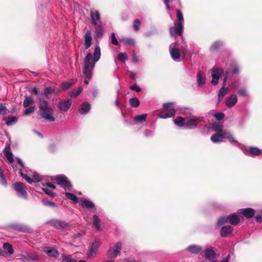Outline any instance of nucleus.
<instances>
[{
  "instance_id": "58",
  "label": "nucleus",
  "mask_w": 262,
  "mask_h": 262,
  "mask_svg": "<svg viewBox=\"0 0 262 262\" xmlns=\"http://www.w3.org/2000/svg\"><path fill=\"white\" fill-rule=\"evenodd\" d=\"M62 261L63 262H76V260L72 258L69 256H64Z\"/></svg>"
},
{
  "instance_id": "43",
  "label": "nucleus",
  "mask_w": 262,
  "mask_h": 262,
  "mask_svg": "<svg viewBox=\"0 0 262 262\" xmlns=\"http://www.w3.org/2000/svg\"><path fill=\"white\" fill-rule=\"evenodd\" d=\"M24 257L27 260H36L38 259L39 256L37 254H26Z\"/></svg>"
},
{
  "instance_id": "36",
  "label": "nucleus",
  "mask_w": 262,
  "mask_h": 262,
  "mask_svg": "<svg viewBox=\"0 0 262 262\" xmlns=\"http://www.w3.org/2000/svg\"><path fill=\"white\" fill-rule=\"evenodd\" d=\"M121 41L125 46H134L135 44L134 40L130 38L124 37L122 38Z\"/></svg>"
},
{
  "instance_id": "12",
  "label": "nucleus",
  "mask_w": 262,
  "mask_h": 262,
  "mask_svg": "<svg viewBox=\"0 0 262 262\" xmlns=\"http://www.w3.org/2000/svg\"><path fill=\"white\" fill-rule=\"evenodd\" d=\"M177 42L172 43L169 46L170 53L171 58L175 61H179V59L181 57L180 51L178 49L176 48Z\"/></svg>"
},
{
  "instance_id": "25",
  "label": "nucleus",
  "mask_w": 262,
  "mask_h": 262,
  "mask_svg": "<svg viewBox=\"0 0 262 262\" xmlns=\"http://www.w3.org/2000/svg\"><path fill=\"white\" fill-rule=\"evenodd\" d=\"M60 92L59 90L56 89V87L54 86H48L45 89L44 92L42 93V95L46 96L47 98L48 96L52 93H58Z\"/></svg>"
},
{
  "instance_id": "53",
  "label": "nucleus",
  "mask_w": 262,
  "mask_h": 262,
  "mask_svg": "<svg viewBox=\"0 0 262 262\" xmlns=\"http://www.w3.org/2000/svg\"><path fill=\"white\" fill-rule=\"evenodd\" d=\"M140 26V21L139 19H136L134 21L133 24V28L134 30L136 31L139 30V27Z\"/></svg>"
},
{
  "instance_id": "19",
  "label": "nucleus",
  "mask_w": 262,
  "mask_h": 262,
  "mask_svg": "<svg viewBox=\"0 0 262 262\" xmlns=\"http://www.w3.org/2000/svg\"><path fill=\"white\" fill-rule=\"evenodd\" d=\"M90 16L91 18V23L94 26H96L97 21L100 19V15L98 11L91 10Z\"/></svg>"
},
{
  "instance_id": "62",
  "label": "nucleus",
  "mask_w": 262,
  "mask_h": 262,
  "mask_svg": "<svg viewBox=\"0 0 262 262\" xmlns=\"http://www.w3.org/2000/svg\"><path fill=\"white\" fill-rule=\"evenodd\" d=\"M31 93L34 94L35 95H37L38 94V90L36 87L33 88L30 91Z\"/></svg>"
},
{
  "instance_id": "48",
  "label": "nucleus",
  "mask_w": 262,
  "mask_h": 262,
  "mask_svg": "<svg viewBox=\"0 0 262 262\" xmlns=\"http://www.w3.org/2000/svg\"><path fill=\"white\" fill-rule=\"evenodd\" d=\"M9 113V110L3 104H0V116L5 115Z\"/></svg>"
},
{
  "instance_id": "5",
  "label": "nucleus",
  "mask_w": 262,
  "mask_h": 262,
  "mask_svg": "<svg viewBox=\"0 0 262 262\" xmlns=\"http://www.w3.org/2000/svg\"><path fill=\"white\" fill-rule=\"evenodd\" d=\"M228 220L231 225H236L239 222L240 219L237 214L233 213L228 217H221L217 221V225L221 226L227 223Z\"/></svg>"
},
{
  "instance_id": "61",
  "label": "nucleus",
  "mask_w": 262,
  "mask_h": 262,
  "mask_svg": "<svg viewBox=\"0 0 262 262\" xmlns=\"http://www.w3.org/2000/svg\"><path fill=\"white\" fill-rule=\"evenodd\" d=\"M174 102H168V103H164L163 106L165 109L167 110L170 106L174 105Z\"/></svg>"
},
{
  "instance_id": "4",
  "label": "nucleus",
  "mask_w": 262,
  "mask_h": 262,
  "mask_svg": "<svg viewBox=\"0 0 262 262\" xmlns=\"http://www.w3.org/2000/svg\"><path fill=\"white\" fill-rule=\"evenodd\" d=\"M19 174L29 184L37 182L42 180V178L36 172L32 170L27 171V173H24L20 169Z\"/></svg>"
},
{
  "instance_id": "57",
  "label": "nucleus",
  "mask_w": 262,
  "mask_h": 262,
  "mask_svg": "<svg viewBox=\"0 0 262 262\" xmlns=\"http://www.w3.org/2000/svg\"><path fill=\"white\" fill-rule=\"evenodd\" d=\"M42 202L43 204L45 206H52V207L56 206V204L55 203L49 202L48 200H43L42 201Z\"/></svg>"
},
{
  "instance_id": "29",
  "label": "nucleus",
  "mask_w": 262,
  "mask_h": 262,
  "mask_svg": "<svg viewBox=\"0 0 262 262\" xmlns=\"http://www.w3.org/2000/svg\"><path fill=\"white\" fill-rule=\"evenodd\" d=\"M11 228L13 229L19 231H23V232H31V229L29 228V227H27L26 226H25L24 225H18V224H15L11 225Z\"/></svg>"
},
{
  "instance_id": "6",
  "label": "nucleus",
  "mask_w": 262,
  "mask_h": 262,
  "mask_svg": "<svg viewBox=\"0 0 262 262\" xmlns=\"http://www.w3.org/2000/svg\"><path fill=\"white\" fill-rule=\"evenodd\" d=\"M51 225L56 229L62 231L70 230L72 229V226L68 223L63 221L53 220L50 222Z\"/></svg>"
},
{
  "instance_id": "27",
  "label": "nucleus",
  "mask_w": 262,
  "mask_h": 262,
  "mask_svg": "<svg viewBox=\"0 0 262 262\" xmlns=\"http://www.w3.org/2000/svg\"><path fill=\"white\" fill-rule=\"evenodd\" d=\"M237 101V98L235 95H232L229 97L226 102V104L227 107H231L233 106Z\"/></svg>"
},
{
  "instance_id": "24",
  "label": "nucleus",
  "mask_w": 262,
  "mask_h": 262,
  "mask_svg": "<svg viewBox=\"0 0 262 262\" xmlns=\"http://www.w3.org/2000/svg\"><path fill=\"white\" fill-rule=\"evenodd\" d=\"M203 248L202 247L197 245H191L187 248V250L192 254H198L200 253Z\"/></svg>"
},
{
  "instance_id": "8",
  "label": "nucleus",
  "mask_w": 262,
  "mask_h": 262,
  "mask_svg": "<svg viewBox=\"0 0 262 262\" xmlns=\"http://www.w3.org/2000/svg\"><path fill=\"white\" fill-rule=\"evenodd\" d=\"M183 31V24L182 22H174V26L169 28L171 36L174 37L177 36H182Z\"/></svg>"
},
{
  "instance_id": "33",
  "label": "nucleus",
  "mask_w": 262,
  "mask_h": 262,
  "mask_svg": "<svg viewBox=\"0 0 262 262\" xmlns=\"http://www.w3.org/2000/svg\"><path fill=\"white\" fill-rule=\"evenodd\" d=\"M186 122V120L181 117H177L174 120L175 124L180 127L185 126Z\"/></svg>"
},
{
  "instance_id": "45",
  "label": "nucleus",
  "mask_w": 262,
  "mask_h": 262,
  "mask_svg": "<svg viewBox=\"0 0 262 262\" xmlns=\"http://www.w3.org/2000/svg\"><path fill=\"white\" fill-rule=\"evenodd\" d=\"M17 121V119L15 117H9L7 118V121L6 122V124L8 126H11L15 124Z\"/></svg>"
},
{
  "instance_id": "42",
  "label": "nucleus",
  "mask_w": 262,
  "mask_h": 262,
  "mask_svg": "<svg viewBox=\"0 0 262 262\" xmlns=\"http://www.w3.org/2000/svg\"><path fill=\"white\" fill-rule=\"evenodd\" d=\"M3 248L5 250L7 251L9 255H11L13 253L14 251H13V247H12V245H11L10 244L7 243H4V245H3Z\"/></svg>"
},
{
  "instance_id": "10",
  "label": "nucleus",
  "mask_w": 262,
  "mask_h": 262,
  "mask_svg": "<svg viewBox=\"0 0 262 262\" xmlns=\"http://www.w3.org/2000/svg\"><path fill=\"white\" fill-rule=\"evenodd\" d=\"M203 121V117L196 116L193 117L192 118L186 120L185 123V127L187 129L194 128L199 123Z\"/></svg>"
},
{
  "instance_id": "47",
  "label": "nucleus",
  "mask_w": 262,
  "mask_h": 262,
  "mask_svg": "<svg viewBox=\"0 0 262 262\" xmlns=\"http://www.w3.org/2000/svg\"><path fill=\"white\" fill-rule=\"evenodd\" d=\"M65 195L66 196V197L68 199H69L75 202H78V198L73 193H70V192H66Z\"/></svg>"
},
{
  "instance_id": "46",
  "label": "nucleus",
  "mask_w": 262,
  "mask_h": 262,
  "mask_svg": "<svg viewBox=\"0 0 262 262\" xmlns=\"http://www.w3.org/2000/svg\"><path fill=\"white\" fill-rule=\"evenodd\" d=\"M118 59L120 61L124 62L128 60V56L126 52L120 53L118 55Z\"/></svg>"
},
{
  "instance_id": "63",
  "label": "nucleus",
  "mask_w": 262,
  "mask_h": 262,
  "mask_svg": "<svg viewBox=\"0 0 262 262\" xmlns=\"http://www.w3.org/2000/svg\"><path fill=\"white\" fill-rule=\"evenodd\" d=\"M18 164L20 166L21 168H24V165L22 161L19 158L16 159Z\"/></svg>"
},
{
  "instance_id": "31",
  "label": "nucleus",
  "mask_w": 262,
  "mask_h": 262,
  "mask_svg": "<svg viewBox=\"0 0 262 262\" xmlns=\"http://www.w3.org/2000/svg\"><path fill=\"white\" fill-rule=\"evenodd\" d=\"M93 225L97 230L101 231L102 229V228L101 227L100 225V220L97 215H93Z\"/></svg>"
},
{
  "instance_id": "30",
  "label": "nucleus",
  "mask_w": 262,
  "mask_h": 262,
  "mask_svg": "<svg viewBox=\"0 0 262 262\" xmlns=\"http://www.w3.org/2000/svg\"><path fill=\"white\" fill-rule=\"evenodd\" d=\"M44 251L50 257L56 258L59 255L58 252L56 250L53 248H47L45 249Z\"/></svg>"
},
{
  "instance_id": "23",
  "label": "nucleus",
  "mask_w": 262,
  "mask_h": 262,
  "mask_svg": "<svg viewBox=\"0 0 262 262\" xmlns=\"http://www.w3.org/2000/svg\"><path fill=\"white\" fill-rule=\"evenodd\" d=\"M99 245V243L96 241L92 243L90 248V250L88 254V257L90 258L94 256V255L96 254V252L97 251Z\"/></svg>"
},
{
  "instance_id": "1",
  "label": "nucleus",
  "mask_w": 262,
  "mask_h": 262,
  "mask_svg": "<svg viewBox=\"0 0 262 262\" xmlns=\"http://www.w3.org/2000/svg\"><path fill=\"white\" fill-rule=\"evenodd\" d=\"M100 55V48L99 46H96L95 48L93 59H92V55L91 53L86 54L84 62L83 74L85 77L84 84H88L90 80L92 75V71L96 63L99 60Z\"/></svg>"
},
{
  "instance_id": "20",
  "label": "nucleus",
  "mask_w": 262,
  "mask_h": 262,
  "mask_svg": "<svg viewBox=\"0 0 262 262\" xmlns=\"http://www.w3.org/2000/svg\"><path fill=\"white\" fill-rule=\"evenodd\" d=\"M233 228L231 226H224L222 227L220 233L222 237H227L231 235Z\"/></svg>"
},
{
  "instance_id": "59",
  "label": "nucleus",
  "mask_w": 262,
  "mask_h": 262,
  "mask_svg": "<svg viewBox=\"0 0 262 262\" xmlns=\"http://www.w3.org/2000/svg\"><path fill=\"white\" fill-rule=\"evenodd\" d=\"M238 94L243 97H246L247 96V92L244 89H241L238 91Z\"/></svg>"
},
{
  "instance_id": "35",
  "label": "nucleus",
  "mask_w": 262,
  "mask_h": 262,
  "mask_svg": "<svg viewBox=\"0 0 262 262\" xmlns=\"http://www.w3.org/2000/svg\"><path fill=\"white\" fill-rule=\"evenodd\" d=\"M147 116L146 114L137 115L135 117L134 121L136 123H142L145 121Z\"/></svg>"
},
{
  "instance_id": "50",
  "label": "nucleus",
  "mask_w": 262,
  "mask_h": 262,
  "mask_svg": "<svg viewBox=\"0 0 262 262\" xmlns=\"http://www.w3.org/2000/svg\"><path fill=\"white\" fill-rule=\"evenodd\" d=\"M177 22H183L184 18L183 14L181 11L179 9L177 10Z\"/></svg>"
},
{
  "instance_id": "49",
  "label": "nucleus",
  "mask_w": 262,
  "mask_h": 262,
  "mask_svg": "<svg viewBox=\"0 0 262 262\" xmlns=\"http://www.w3.org/2000/svg\"><path fill=\"white\" fill-rule=\"evenodd\" d=\"M82 88L80 86L79 87L77 90H74L71 94V97H76L78 96L82 92Z\"/></svg>"
},
{
  "instance_id": "38",
  "label": "nucleus",
  "mask_w": 262,
  "mask_h": 262,
  "mask_svg": "<svg viewBox=\"0 0 262 262\" xmlns=\"http://www.w3.org/2000/svg\"><path fill=\"white\" fill-rule=\"evenodd\" d=\"M212 129L213 131L220 133L222 131H227L223 129V125L220 123H214L212 125Z\"/></svg>"
},
{
  "instance_id": "44",
  "label": "nucleus",
  "mask_w": 262,
  "mask_h": 262,
  "mask_svg": "<svg viewBox=\"0 0 262 262\" xmlns=\"http://www.w3.org/2000/svg\"><path fill=\"white\" fill-rule=\"evenodd\" d=\"M34 102V100L30 96H26L23 102L25 107H28L30 104Z\"/></svg>"
},
{
  "instance_id": "7",
  "label": "nucleus",
  "mask_w": 262,
  "mask_h": 262,
  "mask_svg": "<svg viewBox=\"0 0 262 262\" xmlns=\"http://www.w3.org/2000/svg\"><path fill=\"white\" fill-rule=\"evenodd\" d=\"M13 187L19 197L24 199H27V192L23 183L15 182L13 184Z\"/></svg>"
},
{
  "instance_id": "3",
  "label": "nucleus",
  "mask_w": 262,
  "mask_h": 262,
  "mask_svg": "<svg viewBox=\"0 0 262 262\" xmlns=\"http://www.w3.org/2000/svg\"><path fill=\"white\" fill-rule=\"evenodd\" d=\"M224 139H228L232 144L238 146L241 148L243 147L236 140H234L231 134L227 131H222L213 135L211 137V141L214 143H217L223 142Z\"/></svg>"
},
{
  "instance_id": "2",
  "label": "nucleus",
  "mask_w": 262,
  "mask_h": 262,
  "mask_svg": "<svg viewBox=\"0 0 262 262\" xmlns=\"http://www.w3.org/2000/svg\"><path fill=\"white\" fill-rule=\"evenodd\" d=\"M39 109L40 115L46 121L49 122H53L55 120V118L53 116V109L49 105L48 102L46 100H42L39 102Z\"/></svg>"
},
{
  "instance_id": "41",
  "label": "nucleus",
  "mask_w": 262,
  "mask_h": 262,
  "mask_svg": "<svg viewBox=\"0 0 262 262\" xmlns=\"http://www.w3.org/2000/svg\"><path fill=\"white\" fill-rule=\"evenodd\" d=\"M129 102L130 106L133 107H138L140 105V103L139 100L136 97L130 98Z\"/></svg>"
},
{
  "instance_id": "16",
  "label": "nucleus",
  "mask_w": 262,
  "mask_h": 262,
  "mask_svg": "<svg viewBox=\"0 0 262 262\" xmlns=\"http://www.w3.org/2000/svg\"><path fill=\"white\" fill-rule=\"evenodd\" d=\"M239 214H243L245 217L247 218H250L254 216L255 214V211L251 208H247L245 209H241L238 210Z\"/></svg>"
},
{
  "instance_id": "60",
  "label": "nucleus",
  "mask_w": 262,
  "mask_h": 262,
  "mask_svg": "<svg viewBox=\"0 0 262 262\" xmlns=\"http://www.w3.org/2000/svg\"><path fill=\"white\" fill-rule=\"evenodd\" d=\"M130 89L132 90L136 91L137 92H139L141 91V88L139 86H138L137 84H134V85H132L130 87Z\"/></svg>"
},
{
  "instance_id": "64",
  "label": "nucleus",
  "mask_w": 262,
  "mask_h": 262,
  "mask_svg": "<svg viewBox=\"0 0 262 262\" xmlns=\"http://www.w3.org/2000/svg\"><path fill=\"white\" fill-rule=\"evenodd\" d=\"M255 219L258 223H261L262 222V216L261 215H257L255 217Z\"/></svg>"
},
{
  "instance_id": "55",
  "label": "nucleus",
  "mask_w": 262,
  "mask_h": 262,
  "mask_svg": "<svg viewBox=\"0 0 262 262\" xmlns=\"http://www.w3.org/2000/svg\"><path fill=\"white\" fill-rule=\"evenodd\" d=\"M132 55H133V62L134 63H138L139 62V59L138 56L136 54L135 51H132Z\"/></svg>"
},
{
  "instance_id": "52",
  "label": "nucleus",
  "mask_w": 262,
  "mask_h": 262,
  "mask_svg": "<svg viewBox=\"0 0 262 262\" xmlns=\"http://www.w3.org/2000/svg\"><path fill=\"white\" fill-rule=\"evenodd\" d=\"M222 43L220 41H215L211 46L210 50L211 51L217 50L222 45Z\"/></svg>"
},
{
  "instance_id": "11",
  "label": "nucleus",
  "mask_w": 262,
  "mask_h": 262,
  "mask_svg": "<svg viewBox=\"0 0 262 262\" xmlns=\"http://www.w3.org/2000/svg\"><path fill=\"white\" fill-rule=\"evenodd\" d=\"M224 70L221 68H213L211 72L212 80L211 83L215 85L218 83V80L221 76L223 74Z\"/></svg>"
},
{
  "instance_id": "37",
  "label": "nucleus",
  "mask_w": 262,
  "mask_h": 262,
  "mask_svg": "<svg viewBox=\"0 0 262 262\" xmlns=\"http://www.w3.org/2000/svg\"><path fill=\"white\" fill-rule=\"evenodd\" d=\"M95 26V33L98 37L102 36L103 32V28L101 25L97 24Z\"/></svg>"
},
{
  "instance_id": "18",
  "label": "nucleus",
  "mask_w": 262,
  "mask_h": 262,
  "mask_svg": "<svg viewBox=\"0 0 262 262\" xmlns=\"http://www.w3.org/2000/svg\"><path fill=\"white\" fill-rule=\"evenodd\" d=\"M42 185L43 186H47L48 187V188L44 187L42 188L43 191L47 194H48V195L52 196V197H54L56 195L55 194L54 192H53L51 190V189H50V188H52L53 189H55L56 188L55 185H54V184H53L51 183H46V184L43 183Z\"/></svg>"
},
{
  "instance_id": "17",
  "label": "nucleus",
  "mask_w": 262,
  "mask_h": 262,
  "mask_svg": "<svg viewBox=\"0 0 262 262\" xmlns=\"http://www.w3.org/2000/svg\"><path fill=\"white\" fill-rule=\"evenodd\" d=\"M176 111L174 108H169L167 110L162 111L159 115L158 117L166 119L172 117L175 114Z\"/></svg>"
},
{
  "instance_id": "40",
  "label": "nucleus",
  "mask_w": 262,
  "mask_h": 262,
  "mask_svg": "<svg viewBox=\"0 0 262 262\" xmlns=\"http://www.w3.org/2000/svg\"><path fill=\"white\" fill-rule=\"evenodd\" d=\"M82 206L88 209L94 208L95 207V205L92 202L86 199L83 201Z\"/></svg>"
},
{
  "instance_id": "22",
  "label": "nucleus",
  "mask_w": 262,
  "mask_h": 262,
  "mask_svg": "<svg viewBox=\"0 0 262 262\" xmlns=\"http://www.w3.org/2000/svg\"><path fill=\"white\" fill-rule=\"evenodd\" d=\"M71 105V100L68 99L59 102L58 104V107L60 111L67 112L70 108Z\"/></svg>"
},
{
  "instance_id": "9",
  "label": "nucleus",
  "mask_w": 262,
  "mask_h": 262,
  "mask_svg": "<svg viewBox=\"0 0 262 262\" xmlns=\"http://www.w3.org/2000/svg\"><path fill=\"white\" fill-rule=\"evenodd\" d=\"M57 183L64 190H70L72 185L68 178L64 175H58L55 179Z\"/></svg>"
},
{
  "instance_id": "21",
  "label": "nucleus",
  "mask_w": 262,
  "mask_h": 262,
  "mask_svg": "<svg viewBox=\"0 0 262 262\" xmlns=\"http://www.w3.org/2000/svg\"><path fill=\"white\" fill-rule=\"evenodd\" d=\"M245 154L251 156H256L261 154V150L255 147H250L249 149H245L244 151Z\"/></svg>"
},
{
  "instance_id": "15",
  "label": "nucleus",
  "mask_w": 262,
  "mask_h": 262,
  "mask_svg": "<svg viewBox=\"0 0 262 262\" xmlns=\"http://www.w3.org/2000/svg\"><path fill=\"white\" fill-rule=\"evenodd\" d=\"M92 32L90 30H87L84 35V46L85 49H89L92 44Z\"/></svg>"
},
{
  "instance_id": "51",
  "label": "nucleus",
  "mask_w": 262,
  "mask_h": 262,
  "mask_svg": "<svg viewBox=\"0 0 262 262\" xmlns=\"http://www.w3.org/2000/svg\"><path fill=\"white\" fill-rule=\"evenodd\" d=\"M35 106H30L27 108H26L24 112V114L26 116L29 115V114L33 113L35 111Z\"/></svg>"
},
{
  "instance_id": "39",
  "label": "nucleus",
  "mask_w": 262,
  "mask_h": 262,
  "mask_svg": "<svg viewBox=\"0 0 262 262\" xmlns=\"http://www.w3.org/2000/svg\"><path fill=\"white\" fill-rule=\"evenodd\" d=\"M4 152L9 162L12 163L14 161L12 153L10 150H7L6 148L4 150Z\"/></svg>"
},
{
  "instance_id": "26",
  "label": "nucleus",
  "mask_w": 262,
  "mask_h": 262,
  "mask_svg": "<svg viewBox=\"0 0 262 262\" xmlns=\"http://www.w3.org/2000/svg\"><path fill=\"white\" fill-rule=\"evenodd\" d=\"M91 109V105L89 102L83 103L79 108V112L80 114L88 113Z\"/></svg>"
},
{
  "instance_id": "13",
  "label": "nucleus",
  "mask_w": 262,
  "mask_h": 262,
  "mask_svg": "<svg viewBox=\"0 0 262 262\" xmlns=\"http://www.w3.org/2000/svg\"><path fill=\"white\" fill-rule=\"evenodd\" d=\"M122 244L121 243H117L114 246L112 247L108 251V256L111 258L116 257L121 250Z\"/></svg>"
},
{
  "instance_id": "54",
  "label": "nucleus",
  "mask_w": 262,
  "mask_h": 262,
  "mask_svg": "<svg viewBox=\"0 0 262 262\" xmlns=\"http://www.w3.org/2000/svg\"><path fill=\"white\" fill-rule=\"evenodd\" d=\"M111 42H112V44H113L114 45H118L119 43H118L117 38L116 37L115 33H112L111 34Z\"/></svg>"
},
{
  "instance_id": "28",
  "label": "nucleus",
  "mask_w": 262,
  "mask_h": 262,
  "mask_svg": "<svg viewBox=\"0 0 262 262\" xmlns=\"http://www.w3.org/2000/svg\"><path fill=\"white\" fill-rule=\"evenodd\" d=\"M196 80L198 86H200L204 85L205 83L206 80L205 75L202 72L200 71L197 74Z\"/></svg>"
},
{
  "instance_id": "32",
  "label": "nucleus",
  "mask_w": 262,
  "mask_h": 262,
  "mask_svg": "<svg viewBox=\"0 0 262 262\" xmlns=\"http://www.w3.org/2000/svg\"><path fill=\"white\" fill-rule=\"evenodd\" d=\"M205 255L207 259L212 260L215 257V253L213 250L212 248H208L206 250Z\"/></svg>"
},
{
  "instance_id": "56",
  "label": "nucleus",
  "mask_w": 262,
  "mask_h": 262,
  "mask_svg": "<svg viewBox=\"0 0 262 262\" xmlns=\"http://www.w3.org/2000/svg\"><path fill=\"white\" fill-rule=\"evenodd\" d=\"M214 116L217 120H221L224 118L225 115L222 113H217L214 114Z\"/></svg>"
},
{
  "instance_id": "14",
  "label": "nucleus",
  "mask_w": 262,
  "mask_h": 262,
  "mask_svg": "<svg viewBox=\"0 0 262 262\" xmlns=\"http://www.w3.org/2000/svg\"><path fill=\"white\" fill-rule=\"evenodd\" d=\"M228 72H226V75L224 78L223 86L220 89V90L219 92V94H218V99H219V101H220L225 96V95L227 94V92L228 91V89L225 88V86L226 85V81H227V80L228 78Z\"/></svg>"
},
{
  "instance_id": "34",
  "label": "nucleus",
  "mask_w": 262,
  "mask_h": 262,
  "mask_svg": "<svg viewBox=\"0 0 262 262\" xmlns=\"http://www.w3.org/2000/svg\"><path fill=\"white\" fill-rule=\"evenodd\" d=\"M76 80L75 79H71L69 81L64 82L61 83V90H66L68 89L72 85L75 83Z\"/></svg>"
}]
</instances>
